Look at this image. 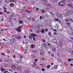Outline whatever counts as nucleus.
I'll return each instance as SVG.
<instances>
[{"mask_svg": "<svg viewBox=\"0 0 73 73\" xmlns=\"http://www.w3.org/2000/svg\"><path fill=\"white\" fill-rule=\"evenodd\" d=\"M58 5L60 6H64L65 3L62 2H60L58 3Z\"/></svg>", "mask_w": 73, "mask_h": 73, "instance_id": "obj_1", "label": "nucleus"}, {"mask_svg": "<svg viewBox=\"0 0 73 73\" xmlns=\"http://www.w3.org/2000/svg\"><path fill=\"white\" fill-rule=\"evenodd\" d=\"M21 27H19L17 29V31L18 32H21Z\"/></svg>", "mask_w": 73, "mask_h": 73, "instance_id": "obj_2", "label": "nucleus"}, {"mask_svg": "<svg viewBox=\"0 0 73 73\" xmlns=\"http://www.w3.org/2000/svg\"><path fill=\"white\" fill-rule=\"evenodd\" d=\"M67 13L70 14H73V10L68 11L67 12Z\"/></svg>", "mask_w": 73, "mask_h": 73, "instance_id": "obj_3", "label": "nucleus"}, {"mask_svg": "<svg viewBox=\"0 0 73 73\" xmlns=\"http://www.w3.org/2000/svg\"><path fill=\"white\" fill-rule=\"evenodd\" d=\"M56 16L59 17H62V15H61V14L59 13H57Z\"/></svg>", "mask_w": 73, "mask_h": 73, "instance_id": "obj_4", "label": "nucleus"}, {"mask_svg": "<svg viewBox=\"0 0 73 73\" xmlns=\"http://www.w3.org/2000/svg\"><path fill=\"white\" fill-rule=\"evenodd\" d=\"M63 45V42L62 41H60L59 43V45L60 46V48H62V45Z\"/></svg>", "mask_w": 73, "mask_h": 73, "instance_id": "obj_5", "label": "nucleus"}, {"mask_svg": "<svg viewBox=\"0 0 73 73\" xmlns=\"http://www.w3.org/2000/svg\"><path fill=\"white\" fill-rule=\"evenodd\" d=\"M52 41L53 43H54V44H57V40H56V39H53L52 40Z\"/></svg>", "mask_w": 73, "mask_h": 73, "instance_id": "obj_6", "label": "nucleus"}, {"mask_svg": "<svg viewBox=\"0 0 73 73\" xmlns=\"http://www.w3.org/2000/svg\"><path fill=\"white\" fill-rule=\"evenodd\" d=\"M19 23L20 24H22L23 23V21L22 20H19Z\"/></svg>", "mask_w": 73, "mask_h": 73, "instance_id": "obj_7", "label": "nucleus"}, {"mask_svg": "<svg viewBox=\"0 0 73 73\" xmlns=\"http://www.w3.org/2000/svg\"><path fill=\"white\" fill-rule=\"evenodd\" d=\"M66 25H67L68 27H70L71 24L70 23H66Z\"/></svg>", "mask_w": 73, "mask_h": 73, "instance_id": "obj_8", "label": "nucleus"}, {"mask_svg": "<svg viewBox=\"0 0 73 73\" xmlns=\"http://www.w3.org/2000/svg\"><path fill=\"white\" fill-rule=\"evenodd\" d=\"M42 46L45 48H46L47 47V46L46 45V44H42Z\"/></svg>", "mask_w": 73, "mask_h": 73, "instance_id": "obj_9", "label": "nucleus"}, {"mask_svg": "<svg viewBox=\"0 0 73 73\" xmlns=\"http://www.w3.org/2000/svg\"><path fill=\"white\" fill-rule=\"evenodd\" d=\"M17 69L19 70L20 71L21 69V67L20 66H18L17 67Z\"/></svg>", "mask_w": 73, "mask_h": 73, "instance_id": "obj_10", "label": "nucleus"}, {"mask_svg": "<svg viewBox=\"0 0 73 73\" xmlns=\"http://www.w3.org/2000/svg\"><path fill=\"white\" fill-rule=\"evenodd\" d=\"M11 69L12 70H15V66H12L11 67Z\"/></svg>", "mask_w": 73, "mask_h": 73, "instance_id": "obj_11", "label": "nucleus"}, {"mask_svg": "<svg viewBox=\"0 0 73 73\" xmlns=\"http://www.w3.org/2000/svg\"><path fill=\"white\" fill-rule=\"evenodd\" d=\"M1 71L2 72H4V71H5L6 70L4 69L3 68H1Z\"/></svg>", "mask_w": 73, "mask_h": 73, "instance_id": "obj_12", "label": "nucleus"}, {"mask_svg": "<svg viewBox=\"0 0 73 73\" xmlns=\"http://www.w3.org/2000/svg\"><path fill=\"white\" fill-rule=\"evenodd\" d=\"M31 46L32 48H35L36 47V45H35L34 44H32L31 45Z\"/></svg>", "mask_w": 73, "mask_h": 73, "instance_id": "obj_13", "label": "nucleus"}, {"mask_svg": "<svg viewBox=\"0 0 73 73\" xmlns=\"http://www.w3.org/2000/svg\"><path fill=\"white\" fill-rule=\"evenodd\" d=\"M14 4L13 3H11L10 5V7H14Z\"/></svg>", "mask_w": 73, "mask_h": 73, "instance_id": "obj_14", "label": "nucleus"}, {"mask_svg": "<svg viewBox=\"0 0 73 73\" xmlns=\"http://www.w3.org/2000/svg\"><path fill=\"white\" fill-rule=\"evenodd\" d=\"M5 2L7 4H8L9 3V0H5Z\"/></svg>", "mask_w": 73, "mask_h": 73, "instance_id": "obj_15", "label": "nucleus"}, {"mask_svg": "<svg viewBox=\"0 0 73 73\" xmlns=\"http://www.w3.org/2000/svg\"><path fill=\"white\" fill-rule=\"evenodd\" d=\"M31 57L32 58H33V59H35V56L33 55H31Z\"/></svg>", "mask_w": 73, "mask_h": 73, "instance_id": "obj_16", "label": "nucleus"}, {"mask_svg": "<svg viewBox=\"0 0 73 73\" xmlns=\"http://www.w3.org/2000/svg\"><path fill=\"white\" fill-rule=\"evenodd\" d=\"M40 32L41 33H45V30L44 29H42L41 31Z\"/></svg>", "mask_w": 73, "mask_h": 73, "instance_id": "obj_17", "label": "nucleus"}, {"mask_svg": "<svg viewBox=\"0 0 73 73\" xmlns=\"http://www.w3.org/2000/svg\"><path fill=\"white\" fill-rule=\"evenodd\" d=\"M31 35L33 37H36L37 36V35H36V34H32Z\"/></svg>", "mask_w": 73, "mask_h": 73, "instance_id": "obj_18", "label": "nucleus"}, {"mask_svg": "<svg viewBox=\"0 0 73 73\" xmlns=\"http://www.w3.org/2000/svg\"><path fill=\"white\" fill-rule=\"evenodd\" d=\"M50 66H51L50 65L48 64L47 66L46 67H47V69H49V68H50Z\"/></svg>", "mask_w": 73, "mask_h": 73, "instance_id": "obj_19", "label": "nucleus"}, {"mask_svg": "<svg viewBox=\"0 0 73 73\" xmlns=\"http://www.w3.org/2000/svg\"><path fill=\"white\" fill-rule=\"evenodd\" d=\"M26 12H27V13H31V11H29L27 9H26Z\"/></svg>", "mask_w": 73, "mask_h": 73, "instance_id": "obj_20", "label": "nucleus"}, {"mask_svg": "<svg viewBox=\"0 0 73 73\" xmlns=\"http://www.w3.org/2000/svg\"><path fill=\"white\" fill-rule=\"evenodd\" d=\"M11 16L12 17H15V14L13 13H12L11 14Z\"/></svg>", "mask_w": 73, "mask_h": 73, "instance_id": "obj_21", "label": "nucleus"}, {"mask_svg": "<svg viewBox=\"0 0 73 73\" xmlns=\"http://www.w3.org/2000/svg\"><path fill=\"white\" fill-rule=\"evenodd\" d=\"M52 1L53 3H57L58 0H52Z\"/></svg>", "mask_w": 73, "mask_h": 73, "instance_id": "obj_22", "label": "nucleus"}, {"mask_svg": "<svg viewBox=\"0 0 73 73\" xmlns=\"http://www.w3.org/2000/svg\"><path fill=\"white\" fill-rule=\"evenodd\" d=\"M29 71L28 70H26L25 71V73H29Z\"/></svg>", "mask_w": 73, "mask_h": 73, "instance_id": "obj_23", "label": "nucleus"}, {"mask_svg": "<svg viewBox=\"0 0 73 73\" xmlns=\"http://www.w3.org/2000/svg\"><path fill=\"white\" fill-rule=\"evenodd\" d=\"M16 38L17 39H21V37L19 36H16Z\"/></svg>", "mask_w": 73, "mask_h": 73, "instance_id": "obj_24", "label": "nucleus"}, {"mask_svg": "<svg viewBox=\"0 0 73 73\" xmlns=\"http://www.w3.org/2000/svg\"><path fill=\"white\" fill-rule=\"evenodd\" d=\"M64 50H65L66 51H68V48H67L66 47H64Z\"/></svg>", "mask_w": 73, "mask_h": 73, "instance_id": "obj_25", "label": "nucleus"}, {"mask_svg": "<svg viewBox=\"0 0 73 73\" xmlns=\"http://www.w3.org/2000/svg\"><path fill=\"white\" fill-rule=\"evenodd\" d=\"M41 11H42V13H44L45 12V11L43 9H42Z\"/></svg>", "mask_w": 73, "mask_h": 73, "instance_id": "obj_26", "label": "nucleus"}, {"mask_svg": "<svg viewBox=\"0 0 73 73\" xmlns=\"http://www.w3.org/2000/svg\"><path fill=\"white\" fill-rule=\"evenodd\" d=\"M58 66H57V65H55L54 67V68L55 69H57V68H58Z\"/></svg>", "mask_w": 73, "mask_h": 73, "instance_id": "obj_27", "label": "nucleus"}, {"mask_svg": "<svg viewBox=\"0 0 73 73\" xmlns=\"http://www.w3.org/2000/svg\"><path fill=\"white\" fill-rule=\"evenodd\" d=\"M40 55H41L42 56H43V55H44V54H43V53H42V52H40Z\"/></svg>", "mask_w": 73, "mask_h": 73, "instance_id": "obj_28", "label": "nucleus"}, {"mask_svg": "<svg viewBox=\"0 0 73 73\" xmlns=\"http://www.w3.org/2000/svg\"><path fill=\"white\" fill-rule=\"evenodd\" d=\"M35 62H36V63H37V62L38 61V59H35Z\"/></svg>", "mask_w": 73, "mask_h": 73, "instance_id": "obj_29", "label": "nucleus"}, {"mask_svg": "<svg viewBox=\"0 0 73 73\" xmlns=\"http://www.w3.org/2000/svg\"><path fill=\"white\" fill-rule=\"evenodd\" d=\"M54 20L56 21H59V19H55Z\"/></svg>", "mask_w": 73, "mask_h": 73, "instance_id": "obj_30", "label": "nucleus"}, {"mask_svg": "<svg viewBox=\"0 0 73 73\" xmlns=\"http://www.w3.org/2000/svg\"><path fill=\"white\" fill-rule=\"evenodd\" d=\"M1 55H2V56H6V55L5 54H4V53H2L1 54Z\"/></svg>", "mask_w": 73, "mask_h": 73, "instance_id": "obj_31", "label": "nucleus"}, {"mask_svg": "<svg viewBox=\"0 0 73 73\" xmlns=\"http://www.w3.org/2000/svg\"><path fill=\"white\" fill-rule=\"evenodd\" d=\"M65 21H66V22H68L69 21V20L68 19H67L65 20Z\"/></svg>", "mask_w": 73, "mask_h": 73, "instance_id": "obj_32", "label": "nucleus"}, {"mask_svg": "<svg viewBox=\"0 0 73 73\" xmlns=\"http://www.w3.org/2000/svg\"><path fill=\"white\" fill-rule=\"evenodd\" d=\"M33 41H36V38L34 37H33Z\"/></svg>", "mask_w": 73, "mask_h": 73, "instance_id": "obj_33", "label": "nucleus"}, {"mask_svg": "<svg viewBox=\"0 0 73 73\" xmlns=\"http://www.w3.org/2000/svg\"><path fill=\"white\" fill-rule=\"evenodd\" d=\"M53 34L54 35H57V33H56L54 32L53 33Z\"/></svg>", "mask_w": 73, "mask_h": 73, "instance_id": "obj_34", "label": "nucleus"}, {"mask_svg": "<svg viewBox=\"0 0 73 73\" xmlns=\"http://www.w3.org/2000/svg\"><path fill=\"white\" fill-rule=\"evenodd\" d=\"M32 36H29V39H32Z\"/></svg>", "mask_w": 73, "mask_h": 73, "instance_id": "obj_35", "label": "nucleus"}, {"mask_svg": "<svg viewBox=\"0 0 73 73\" xmlns=\"http://www.w3.org/2000/svg\"><path fill=\"white\" fill-rule=\"evenodd\" d=\"M6 52H7V53H10V52L8 50H7Z\"/></svg>", "mask_w": 73, "mask_h": 73, "instance_id": "obj_36", "label": "nucleus"}, {"mask_svg": "<svg viewBox=\"0 0 73 73\" xmlns=\"http://www.w3.org/2000/svg\"><path fill=\"white\" fill-rule=\"evenodd\" d=\"M67 60L68 61H72V59H67Z\"/></svg>", "mask_w": 73, "mask_h": 73, "instance_id": "obj_37", "label": "nucleus"}, {"mask_svg": "<svg viewBox=\"0 0 73 73\" xmlns=\"http://www.w3.org/2000/svg\"><path fill=\"white\" fill-rule=\"evenodd\" d=\"M52 50L53 51H55V50H56V48H53L52 49Z\"/></svg>", "mask_w": 73, "mask_h": 73, "instance_id": "obj_38", "label": "nucleus"}, {"mask_svg": "<svg viewBox=\"0 0 73 73\" xmlns=\"http://www.w3.org/2000/svg\"><path fill=\"white\" fill-rule=\"evenodd\" d=\"M9 73V72L7 71H6L5 72H4V73Z\"/></svg>", "mask_w": 73, "mask_h": 73, "instance_id": "obj_39", "label": "nucleus"}, {"mask_svg": "<svg viewBox=\"0 0 73 73\" xmlns=\"http://www.w3.org/2000/svg\"><path fill=\"white\" fill-rule=\"evenodd\" d=\"M67 5L69 6V7H72V5L68 4Z\"/></svg>", "mask_w": 73, "mask_h": 73, "instance_id": "obj_40", "label": "nucleus"}, {"mask_svg": "<svg viewBox=\"0 0 73 73\" xmlns=\"http://www.w3.org/2000/svg\"><path fill=\"white\" fill-rule=\"evenodd\" d=\"M10 42L11 43H12V42H13V40H11L10 41Z\"/></svg>", "mask_w": 73, "mask_h": 73, "instance_id": "obj_41", "label": "nucleus"}, {"mask_svg": "<svg viewBox=\"0 0 73 73\" xmlns=\"http://www.w3.org/2000/svg\"><path fill=\"white\" fill-rule=\"evenodd\" d=\"M42 71H45V69L44 68H42Z\"/></svg>", "mask_w": 73, "mask_h": 73, "instance_id": "obj_42", "label": "nucleus"}, {"mask_svg": "<svg viewBox=\"0 0 73 73\" xmlns=\"http://www.w3.org/2000/svg\"><path fill=\"white\" fill-rule=\"evenodd\" d=\"M23 55H21L20 56L21 58H23Z\"/></svg>", "mask_w": 73, "mask_h": 73, "instance_id": "obj_43", "label": "nucleus"}, {"mask_svg": "<svg viewBox=\"0 0 73 73\" xmlns=\"http://www.w3.org/2000/svg\"><path fill=\"white\" fill-rule=\"evenodd\" d=\"M70 21L71 22V23H73V21L72 20V19H70Z\"/></svg>", "mask_w": 73, "mask_h": 73, "instance_id": "obj_44", "label": "nucleus"}, {"mask_svg": "<svg viewBox=\"0 0 73 73\" xmlns=\"http://www.w3.org/2000/svg\"><path fill=\"white\" fill-rule=\"evenodd\" d=\"M3 9H5V10L7 9L6 8H5V7H3Z\"/></svg>", "mask_w": 73, "mask_h": 73, "instance_id": "obj_45", "label": "nucleus"}, {"mask_svg": "<svg viewBox=\"0 0 73 73\" xmlns=\"http://www.w3.org/2000/svg\"><path fill=\"white\" fill-rule=\"evenodd\" d=\"M33 52H34V53H36V52H37V51H36V50H33Z\"/></svg>", "mask_w": 73, "mask_h": 73, "instance_id": "obj_46", "label": "nucleus"}, {"mask_svg": "<svg viewBox=\"0 0 73 73\" xmlns=\"http://www.w3.org/2000/svg\"><path fill=\"white\" fill-rule=\"evenodd\" d=\"M51 56H52V57H54V54H51Z\"/></svg>", "mask_w": 73, "mask_h": 73, "instance_id": "obj_47", "label": "nucleus"}, {"mask_svg": "<svg viewBox=\"0 0 73 73\" xmlns=\"http://www.w3.org/2000/svg\"><path fill=\"white\" fill-rule=\"evenodd\" d=\"M42 41H43V42H45V40H44V39H42Z\"/></svg>", "mask_w": 73, "mask_h": 73, "instance_id": "obj_48", "label": "nucleus"}, {"mask_svg": "<svg viewBox=\"0 0 73 73\" xmlns=\"http://www.w3.org/2000/svg\"><path fill=\"white\" fill-rule=\"evenodd\" d=\"M48 54H51V52L48 51Z\"/></svg>", "mask_w": 73, "mask_h": 73, "instance_id": "obj_49", "label": "nucleus"}, {"mask_svg": "<svg viewBox=\"0 0 73 73\" xmlns=\"http://www.w3.org/2000/svg\"><path fill=\"white\" fill-rule=\"evenodd\" d=\"M10 14V12L9 11L7 12V14Z\"/></svg>", "mask_w": 73, "mask_h": 73, "instance_id": "obj_50", "label": "nucleus"}, {"mask_svg": "<svg viewBox=\"0 0 73 73\" xmlns=\"http://www.w3.org/2000/svg\"><path fill=\"white\" fill-rule=\"evenodd\" d=\"M38 9H39L38 8H37L36 9V11H38Z\"/></svg>", "mask_w": 73, "mask_h": 73, "instance_id": "obj_51", "label": "nucleus"}, {"mask_svg": "<svg viewBox=\"0 0 73 73\" xmlns=\"http://www.w3.org/2000/svg\"><path fill=\"white\" fill-rule=\"evenodd\" d=\"M45 31L46 32H48V29H45Z\"/></svg>", "mask_w": 73, "mask_h": 73, "instance_id": "obj_52", "label": "nucleus"}, {"mask_svg": "<svg viewBox=\"0 0 73 73\" xmlns=\"http://www.w3.org/2000/svg\"><path fill=\"white\" fill-rule=\"evenodd\" d=\"M51 15L52 16H54V15H55L53 13H51Z\"/></svg>", "mask_w": 73, "mask_h": 73, "instance_id": "obj_53", "label": "nucleus"}, {"mask_svg": "<svg viewBox=\"0 0 73 73\" xmlns=\"http://www.w3.org/2000/svg\"><path fill=\"white\" fill-rule=\"evenodd\" d=\"M12 2H15V1L14 0H11V3H12Z\"/></svg>", "mask_w": 73, "mask_h": 73, "instance_id": "obj_54", "label": "nucleus"}, {"mask_svg": "<svg viewBox=\"0 0 73 73\" xmlns=\"http://www.w3.org/2000/svg\"><path fill=\"white\" fill-rule=\"evenodd\" d=\"M30 31L31 32H33V31H32V30L31 29H30Z\"/></svg>", "mask_w": 73, "mask_h": 73, "instance_id": "obj_55", "label": "nucleus"}, {"mask_svg": "<svg viewBox=\"0 0 73 73\" xmlns=\"http://www.w3.org/2000/svg\"><path fill=\"white\" fill-rule=\"evenodd\" d=\"M70 8L71 9H73V6L70 7Z\"/></svg>", "mask_w": 73, "mask_h": 73, "instance_id": "obj_56", "label": "nucleus"}, {"mask_svg": "<svg viewBox=\"0 0 73 73\" xmlns=\"http://www.w3.org/2000/svg\"><path fill=\"white\" fill-rule=\"evenodd\" d=\"M24 38H26V37H27V36H25V35H24Z\"/></svg>", "mask_w": 73, "mask_h": 73, "instance_id": "obj_57", "label": "nucleus"}, {"mask_svg": "<svg viewBox=\"0 0 73 73\" xmlns=\"http://www.w3.org/2000/svg\"><path fill=\"white\" fill-rule=\"evenodd\" d=\"M58 22L59 23H61V21H60V19H59V21H58Z\"/></svg>", "mask_w": 73, "mask_h": 73, "instance_id": "obj_58", "label": "nucleus"}, {"mask_svg": "<svg viewBox=\"0 0 73 73\" xmlns=\"http://www.w3.org/2000/svg\"><path fill=\"white\" fill-rule=\"evenodd\" d=\"M42 16H40V19H42Z\"/></svg>", "mask_w": 73, "mask_h": 73, "instance_id": "obj_59", "label": "nucleus"}, {"mask_svg": "<svg viewBox=\"0 0 73 73\" xmlns=\"http://www.w3.org/2000/svg\"><path fill=\"white\" fill-rule=\"evenodd\" d=\"M13 58H16V56H15V55H14L13 56Z\"/></svg>", "mask_w": 73, "mask_h": 73, "instance_id": "obj_60", "label": "nucleus"}, {"mask_svg": "<svg viewBox=\"0 0 73 73\" xmlns=\"http://www.w3.org/2000/svg\"><path fill=\"white\" fill-rule=\"evenodd\" d=\"M2 14H3V13H2L0 11V15H2Z\"/></svg>", "mask_w": 73, "mask_h": 73, "instance_id": "obj_61", "label": "nucleus"}, {"mask_svg": "<svg viewBox=\"0 0 73 73\" xmlns=\"http://www.w3.org/2000/svg\"><path fill=\"white\" fill-rule=\"evenodd\" d=\"M4 11L5 12H7V11L6 10H4Z\"/></svg>", "mask_w": 73, "mask_h": 73, "instance_id": "obj_62", "label": "nucleus"}, {"mask_svg": "<svg viewBox=\"0 0 73 73\" xmlns=\"http://www.w3.org/2000/svg\"><path fill=\"white\" fill-rule=\"evenodd\" d=\"M70 39H71V40H72V41H73V37H71L70 38Z\"/></svg>", "mask_w": 73, "mask_h": 73, "instance_id": "obj_63", "label": "nucleus"}, {"mask_svg": "<svg viewBox=\"0 0 73 73\" xmlns=\"http://www.w3.org/2000/svg\"><path fill=\"white\" fill-rule=\"evenodd\" d=\"M2 45V42H0V45Z\"/></svg>", "mask_w": 73, "mask_h": 73, "instance_id": "obj_64", "label": "nucleus"}]
</instances>
